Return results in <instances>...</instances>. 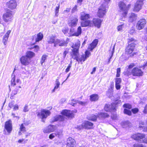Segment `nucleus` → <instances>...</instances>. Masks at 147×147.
I'll return each mask as SVG.
<instances>
[{
  "instance_id": "nucleus-10",
  "label": "nucleus",
  "mask_w": 147,
  "mask_h": 147,
  "mask_svg": "<svg viewBox=\"0 0 147 147\" xmlns=\"http://www.w3.org/2000/svg\"><path fill=\"white\" fill-rule=\"evenodd\" d=\"M116 105L114 103L111 104H106L104 107V109L107 112L114 111L115 110Z\"/></svg>"
},
{
  "instance_id": "nucleus-22",
  "label": "nucleus",
  "mask_w": 147,
  "mask_h": 147,
  "mask_svg": "<svg viewBox=\"0 0 147 147\" xmlns=\"http://www.w3.org/2000/svg\"><path fill=\"white\" fill-rule=\"evenodd\" d=\"M30 59L26 56H22L20 59L21 63L23 65H26L28 64Z\"/></svg>"
},
{
  "instance_id": "nucleus-23",
  "label": "nucleus",
  "mask_w": 147,
  "mask_h": 147,
  "mask_svg": "<svg viewBox=\"0 0 147 147\" xmlns=\"http://www.w3.org/2000/svg\"><path fill=\"white\" fill-rule=\"evenodd\" d=\"M85 129H90L93 125V123L88 121H85L83 122Z\"/></svg>"
},
{
  "instance_id": "nucleus-42",
  "label": "nucleus",
  "mask_w": 147,
  "mask_h": 147,
  "mask_svg": "<svg viewBox=\"0 0 147 147\" xmlns=\"http://www.w3.org/2000/svg\"><path fill=\"white\" fill-rule=\"evenodd\" d=\"M131 123L128 121H126L123 122L122 124V127L123 128L129 127Z\"/></svg>"
},
{
  "instance_id": "nucleus-50",
  "label": "nucleus",
  "mask_w": 147,
  "mask_h": 147,
  "mask_svg": "<svg viewBox=\"0 0 147 147\" xmlns=\"http://www.w3.org/2000/svg\"><path fill=\"white\" fill-rule=\"evenodd\" d=\"M85 53V55H84L86 59L88 57L91 55L90 53L88 51H86Z\"/></svg>"
},
{
  "instance_id": "nucleus-36",
  "label": "nucleus",
  "mask_w": 147,
  "mask_h": 147,
  "mask_svg": "<svg viewBox=\"0 0 147 147\" xmlns=\"http://www.w3.org/2000/svg\"><path fill=\"white\" fill-rule=\"evenodd\" d=\"M43 37V35L42 34L40 33H39L37 34V37L36 38V42H38L42 39Z\"/></svg>"
},
{
  "instance_id": "nucleus-18",
  "label": "nucleus",
  "mask_w": 147,
  "mask_h": 147,
  "mask_svg": "<svg viewBox=\"0 0 147 147\" xmlns=\"http://www.w3.org/2000/svg\"><path fill=\"white\" fill-rule=\"evenodd\" d=\"M7 5L9 8L13 9L16 7L17 4L15 0H11L7 2Z\"/></svg>"
},
{
  "instance_id": "nucleus-56",
  "label": "nucleus",
  "mask_w": 147,
  "mask_h": 147,
  "mask_svg": "<svg viewBox=\"0 0 147 147\" xmlns=\"http://www.w3.org/2000/svg\"><path fill=\"white\" fill-rule=\"evenodd\" d=\"M19 109V106L17 104H15L13 107V111H16L18 110Z\"/></svg>"
},
{
  "instance_id": "nucleus-33",
  "label": "nucleus",
  "mask_w": 147,
  "mask_h": 147,
  "mask_svg": "<svg viewBox=\"0 0 147 147\" xmlns=\"http://www.w3.org/2000/svg\"><path fill=\"white\" fill-rule=\"evenodd\" d=\"M64 120V116L61 115L57 116L55 118V121H63Z\"/></svg>"
},
{
  "instance_id": "nucleus-14",
  "label": "nucleus",
  "mask_w": 147,
  "mask_h": 147,
  "mask_svg": "<svg viewBox=\"0 0 147 147\" xmlns=\"http://www.w3.org/2000/svg\"><path fill=\"white\" fill-rule=\"evenodd\" d=\"M143 72L140 69L135 67L132 69V75L135 76H142Z\"/></svg>"
},
{
  "instance_id": "nucleus-55",
  "label": "nucleus",
  "mask_w": 147,
  "mask_h": 147,
  "mask_svg": "<svg viewBox=\"0 0 147 147\" xmlns=\"http://www.w3.org/2000/svg\"><path fill=\"white\" fill-rule=\"evenodd\" d=\"M68 31V29L67 28H65L62 30L63 32L65 34H66Z\"/></svg>"
},
{
  "instance_id": "nucleus-30",
  "label": "nucleus",
  "mask_w": 147,
  "mask_h": 147,
  "mask_svg": "<svg viewBox=\"0 0 147 147\" xmlns=\"http://www.w3.org/2000/svg\"><path fill=\"white\" fill-rule=\"evenodd\" d=\"M35 53L31 51H28L26 53V56L29 59L32 58L35 56Z\"/></svg>"
},
{
  "instance_id": "nucleus-38",
  "label": "nucleus",
  "mask_w": 147,
  "mask_h": 147,
  "mask_svg": "<svg viewBox=\"0 0 147 147\" xmlns=\"http://www.w3.org/2000/svg\"><path fill=\"white\" fill-rule=\"evenodd\" d=\"M18 92V89L17 88H16L12 91L11 94V95L10 98L11 99H13V97Z\"/></svg>"
},
{
  "instance_id": "nucleus-46",
  "label": "nucleus",
  "mask_w": 147,
  "mask_h": 147,
  "mask_svg": "<svg viewBox=\"0 0 147 147\" xmlns=\"http://www.w3.org/2000/svg\"><path fill=\"white\" fill-rule=\"evenodd\" d=\"M133 146L134 147H146L145 145L141 144L138 143L134 144Z\"/></svg>"
},
{
  "instance_id": "nucleus-3",
  "label": "nucleus",
  "mask_w": 147,
  "mask_h": 147,
  "mask_svg": "<svg viewBox=\"0 0 147 147\" xmlns=\"http://www.w3.org/2000/svg\"><path fill=\"white\" fill-rule=\"evenodd\" d=\"M90 17V16L89 14L84 12L81 13L80 18L82 20L81 23L82 27H85L91 26L92 22L89 20Z\"/></svg>"
},
{
  "instance_id": "nucleus-35",
  "label": "nucleus",
  "mask_w": 147,
  "mask_h": 147,
  "mask_svg": "<svg viewBox=\"0 0 147 147\" xmlns=\"http://www.w3.org/2000/svg\"><path fill=\"white\" fill-rule=\"evenodd\" d=\"M82 33V29L80 26H79L77 28V31L73 34L74 36H78L80 35Z\"/></svg>"
},
{
  "instance_id": "nucleus-54",
  "label": "nucleus",
  "mask_w": 147,
  "mask_h": 147,
  "mask_svg": "<svg viewBox=\"0 0 147 147\" xmlns=\"http://www.w3.org/2000/svg\"><path fill=\"white\" fill-rule=\"evenodd\" d=\"M131 111L133 113L136 114L138 112L139 110L137 108H135L132 109Z\"/></svg>"
},
{
  "instance_id": "nucleus-9",
  "label": "nucleus",
  "mask_w": 147,
  "mask_h": 147,
  "mask_svg": "<svg viewBox=\"0 0 147 147\" xmlns=\"http://www.w3.org/2000/svg\"><path fill=\"white\" fill-rule=\"evenodd\" d=\"M146 21L144 18L141 19L137 22L136 24V28L138 30L142 29L146 24Z\"/></svg>"
},
{
  "instance_id": "nucleus-48",
  "label": "nucleus",
  "mask_w": 147,
  "mask_h": 147,
  "mask_svg": "<svg viewBox=\"0 0 147 147\" xmlns=\"http://www.w3.org/2000/svg\"><path fill=\"white\" fill-rule=\"evenodd\" d=\"M121 82V79L120 78H117L115 79V84H120Z\"/></svg>"
},
{
  "instance_id": "nucleus-44",
  "label": "nucleus",
  "mask_w": 147,
  "mask_h": 147,
  "mask_svg": "<svg viewBox=\"0 0 147 147\" xmlns=\"http://www.w3.org/2000/svg\"><path fill=\"white\" fill-rule=\"evenodd\" d=\"M20 131L23 132H25L26 131V127L24 126L23 124H22L20 125Z\"/></svg>"
},
{
  "instance_id": "nucleus-29",
  "label": "nucleus",
  "mask_w": 147,
  "mask_h": 147,
  "mask_svg": "<svg viewBox=\"0 0 147 147\" xmlns=\"http://www.w3.org/2000/svg\"><path fill=\"white\" fill-rule=\"evenodd\" d=\"M56 40L55 39V37L54 36H52L50 37L48 39V42L49 44H50L54 43V45H55Z\"/></svg>"
},
{
  "instance_id": "nucleus-20",
  "label": "nucleus",
  "mask_w": 147,
  "mask_h": 147,
  "mask_svg": "<svg viewBox=\"0 0 147 147\" xmlns=\"http://www.w3.org/2000/svg\"><path fill=\"white\" fill-rule=\"evenodd\" d=\"M61 113L63 115L72 118L74 117V114L69 110H63Z\"/></svg>"
},
{
  "instance_id": "nucleus-13",
  "label": "nucleus",
  "mask_w": 147,
  "mask_h": 147,
  "mask_svg": "<svg viewBox=\"0 0 147 147\" xmlns=\"http://www.w3.org/2000/svg\"><path fill=\"white\" fill-rule=\"evenodd\" d=\"M5 128L8 133H11L12 130V125L11 120H9L5 122Z\"/></svg>"
},
{
  "instance_id": "nucleus-17",
  "label": "nucleus",
  "mask_w": 147,
  "mask_h": 147,
  "mask_svg": "<svg viewBox=\"0 0 147 147\" xmlns=\"http://www.w3.org/2000/svg\"><path fill=\"white\" fill-rule=\"evenodd\" d=\"M62 131L60 130L56 132L51 134L49 136V138L51 139H52L55 136H56L58 138H60L62 136Z\"/></svg>"
},
{
  "instance_id": "nucleus-63",
  "label": "nucleus",
  "mask_w": 147,
  "mask_h": 147,
  "mask_svg": "<svg viewBox=\"0 0 147 147\" xmlns=\"http://www.w3.org/2000/svg\"><path fill=\"white\" fill-rule=\"evenodd\" d=\"M77 6L76 5L75 7L73 8L72 10V12L73 13L75 12L76 11L77 9Z\"/></svg>"
},
{
  "instance_id": "nucleus-31",
  "label": "nucleus",
  "mask_w": 147,
  "mask_h": 147,
  "mask_svg": "<svg viewBox=\"0 0 147 147\" xmlns=\"http://www.w3.org/2000/svg\"><path fill=\"white\" fill-rule=\"evenodd\" d=\"M90 100L92 101L97 100L98 99V95L96 94H92L90 96Z\"/></svg>"
},
{
  "instance_id": "nucleus-24",
  "label": "nucleus",
  "mask_w": 147,
  "mask_h": 147,
  "mask_svg": "<svg viewBox=\"0 0 147 147\" xmlns=\"http://www.w3.org/2000/svg\"><path fill=\"white\" fill-rule=\"evenodd\" d=\"M137 18V15L134 13H132L129 16V22H132L136 20Z\"/></svg>"
},
{
  "instance_id": "nucleus-1",
  "label": "nucleus",
  "mask_w": 147,
  "mask_h": 147,
  "mask_svg": "<svg viewBox=\"0 0 147 147\" xmlns=\"http://www.w3.org/2000/svg\"><path fill=\"white\" fill-rule=\"evenodd\" d=\"M80 42L78 40L75 44H73L72 46V54L71 55L72 58L76 59L78 62L82 61H84L86 59V58L84 55L83 54L81 57H78L79 55V49L80 45Z\"/></svg>"
},
{
  "instance_id": "nucleus-49",
  "label": "nucleus",
  "mask_w": 147,
  "mask_h": 147,
  "mask_svg": "<svg viewBox=\"0 0 147 147\" xmlns=\"http://www.w3.org/2000/svg\"><path fill=\"white\" fill-rule=\"evenodd\" d=\"M145 125V123L142 121H140L139 122V127L140 128H143L144 127V126Z\"/></svg>"
},
{
  "instance_id": "nucleus-62",
  "label": "nucleus",
  "mask_w": 147,
  "mask_h": 147,
  "mask_svg": "<svg viewBox=\"0 0 147 147\" xmlns=\"http://www.w3.org/2000/svg\"><path fill=\"white\" fill-rule=\"evenodd\" d=\"M14 104L12 102H10L9 104V107L10 108H12L14 106Z\"/></svg>"
},
{
  "instance_id": "nucleus-7",
  "label": "nucleus",
  "mask_w": 147,
  "mask_h": 147,
  "mask_svg": "<svg viewBox=\"0 0 147 147\" xmlns=\"http://www.w3.org/2000/svg\"><path fill=\"white\" fill-rule=\"evenodd\" d=\"M51 112L48 110L43 109L41 110L40 113H38L37 116L42 119V121L44 122L43 119H45L51 114Z\"/></svg>"
},
{
  "instance_id": "nucleus-15",
  "label": "nucleus",
  "mask_w": 147,
  "mask_h": 147,
  "mask_svg": "<svg viewBox=\"0 0 147 147\" xmlns=\"http://www.w3.org/2000/svg\"><path fill=\"white\" fill-rule=\"evenodd\" d=\"M67 147H76L75 140L71 137L69 138L67 140Z\"/></svg>"
},
{
  "instance_id": "nucleus-27",
  "label": "nucleus",
  "mask_w": 147,
  "mask_h": 147,
  "mask_svg": "<svg viewBox=\"0 0 147 147\" xmlns=\"http://www.w3.org/2000/svg\"><path fill=\"white\" fill-rule=\"evenodd\" d=\"M11 31L9 30L7 31L5 35L3 36V42L4 45H6L7 44V40L9 37V35Z\"/></svg>"
},
{
  "instance_id": "nucleus-28",
  "label": "nucleus",
  "mask_w": 147,
  "mask_h": 147,
  "mask_svg": "<svg viewBox=\"0 0 147 147\" xmlns=\"http://www.w3.org/2000/svg\"><path fill=\"white\" fill-rule=\"evenodd\" d=\"M109 116V115L107 113H100L98 115V117L100 119H105Z\"/></svg>"
},
{
  "instance_id": "nucleus-21",
  "label": "nucleus",
  "mask_w": 147,
  "mask_h": 147,
  "mask_svg": "<svg viewBox=\"0 0 147 147\" xmlns=\"http://www.w3.org/2000/svg\"><path fill=\"white\" fill-rule=\"evenodd\" d=\"M98 41L97 39L94 40L88 46V50L89 51H92L96 46L98 43Z\"/></svg>"
},
{
  "instance_id": "nucleus-60",
  "label": "nucleus",
  "mask_w": 147,
  "mask_h": 147,
  "mask_svg": "<svg viewBox=\"0 0 147 147\" xmlns=\"http://www.w3.org/2000/svg\"><path fill=\"white\" fill-rule=\"evenodd\" d=\"M68 51L67 50H65L64 52L63 53V57L64 59H65V58L66 55L68 53Z\"/></svg>"
},
{
  "instance_id": "nucleus-8",
  "label": "nucleus",
  "mask_w": 147,
  "mask_h": 147,
  "mask_svg": "<svg viewBox=\"0 0 147 147\" xmlns=\"http://www.w3.org/2000/svg\"><path fill=\"white\" fill-rule=\"evenodd\" d=\"M13 15L11 11H7L3 16V20L6 22H8L12 20Z\"/></svg>"
},
{
  "instance_id": "nucleus-39",
  "label": "nucleus",
  "mask_w": 147,
  "mask_h": 147,
  "mask_svg": "<svg viewBox=\"0 0 147 147\" xmlns=\"http://www.w3.org/2000/svg\"><path fill=\"white\" fill-rule=\"evenodd\" d=\"M83 124V122L81 125L76 126L75 127V128L78 130H81L84 128H85Z\"/></svg>"
},
{
  "instance_id": "nucleus-16",
  "label": "nucleus",
  "mask_w": 147,
  "mask_h": 147,
  "mask_svg": "<svg viewBox=\"0 0 147 147\" xmlns=\"http://www.w3.org/2000/svg\"><path fill=\"white\" fill-rule=\"evenodd\" d=\"M56 129V126L53 125H50L46 127L43 130L45 133H50L54 131Z\"/></svg>"
},
{
  "instance_id": "nucleus-43",
  "label": "nucleus",
  "mask_w": 147,
  "mask_h": 147,
  "mask_svg": "<svg viewBox=\"0 0 147 147\" xmlns=\"http://www.w3.org/2000/svg\"><path fill=\"white\" fill-rule=\"evenodd\" d=\"M47 55H43L42 57L41 60L40 61L41 65H42V63L45 62V60L46 59Z\"/></svg>"
},
{
  "instance_id": "nucleus-41",
  "label": "nucleus",
  "mask_w": 147,
  "mask_h": 147,
  "mask_svg": "<svg viewBox=\"0 0 147 147\" xmlns=\"http://www.w3.org/2000/svg\"><path fill=\"white\" fill-rule=\"evenodd\" d=\"M57 5L58 6L56 7L55 11V16L56 17H57L58 16V13L59 11V9L60 7V4H57Z\"/></svg>"
},
{
  "instance_id": "nucleus-32",
  "label": "nucleus",
  "mask_w": 147,
  "mask_h": 147,
  "mask_svg": "<svg viewBox=\"0 0 147 147\" xmlns=\"http://www.w3.org/2000/svg\"><path fill=\"white\" fill-rule=\"evenodd\" d=\"M125 25L124 23L123 22H122L121 25L118 26L117 29L118 31H122L125 29Z\"/></svg>"
},
{
  "instance_id": "nucleus-58",
  "label": "nucleus",
  "mask_w": 147,
  "mask_h": 147,
  "mask_svg": "<svg viewBox=\"0 0 147 147\" xmlns=\"http://www.w3.org/2000/svg\"><path fill=\"white\" fill-rule=\"evenodd\" d=\"M117 116L116 114H113L111 116V117L113 119L115 120L117 118Z\"/></svg>"
},
{
  "instance_id": "nucleus-40",
  "label": "nucleus",
  "mask_w": 147,
  "mask_h": 147,
  "mask_svg": "<svg viewBox=\"0 0 147 147\" xmlns=\"http://www.w3.org/2000/svg\"><path fill=\"white\" fill-rule=\"evenodd\" d=\"M12 79L11 80V85L12 86H14L16 85L15 81V77L14 75L12 74Z\"/></svg>"
},
{
  "instance_id": "nucleus-51",
  "label": "nucleus",
  "mask_w": 147,
  "mask_h": 147,
  "mask_svg": "<svg viewBox=\"0 0 147 147\" xmlns=\"http://www.w3.org/2000/svg\"><path fill=\"white\" fill-rule=\"evenodd\" d=\"M123 107L131 109V106L129 104H125L123 105Z\"/></svg>"
},
{
  "instance_id": "nucleus-4",
  "label": "nucleus",
  "mask_w": 147,
  "mask_h": 147,
  "mask_svg": "<svg viewBox=\"0 0 147 147\" xmlns=\"http://www.w3.org/2000/svg\"><path fill=\"white\" fill-rule=\"evenodd\" d=\"M105 3L102 4L98 9V16L100 18H102L105 15L107 12V5L111 0H104Z\"/></svg>"
},
{
  "instance_id": "nucleus-52",
  "label": "nucleus",
  "mask_w": 147,
  "mask_h": 147,
  "mask_svg": "<svg viewBox=\"0 0 147 147\" xmlns=\"http://www.w3.org/2000/svg\"><path fill=\"white\" fill-rule=\"evenodd\" d=\"M34 49V51L37 52L38 51L39 49V47L37 45H35L33 47H32L30 49Z\"/></svg>"
},
{
  "instance_id": "nucleus-12",
  "label": "nucleus",
  "mask_w": 147,
  "mask_h": 147,
  "mask_svg": "<svg viewBox=\"0 0 147 147\" xmlns=\"http://www.w3.org/2000/svg\"><path fill=\"white\" fill-rule=\"evenodd\" d=\"M143 0H137L134 8V11H138L141 9Z\"/></svg>"
},
{
  "instance_id": "nucleus-19",
  "label": "nucleus",
  "mask_w": 147,
  "mask_h": 147,
  "mask_svg": "<svg viewBox=\"0 0 147 147\" xmlns=\"http://www.w3.org/2000/svg\"><path fill=\"white\" fill-rule=\"evenodd\" d=\"M55 43V45H54L55 47H56L58 45H59V46H65L67 44L66 42L63 39H57Z\"/></svg>"
},
{
  "instance_id": "nucleus-53",
  "label": "nucleus",
  "mask_w": 147,
  "mask_h": 147,
  "mask_svg": "<svg viewBox=\"0 0 147 147\" xmlns=\"http://www.w3.org/2000/svg\"><path fill=\"white\" fill-rule=\"evenodd\" d=\"M121 71V69L120 68H118L117 69V74L116 76L117 77H119L120 76V72Z\"/></svg>"
},
{
  "instance_id": "nucleus-25",
  "label": "nucleus",
  "mask_w": 147,
  "mask_h": 147,
  "mask_svg": "<svg viewBox=\"0 0 147 147\" xmlns=\"http://www.w3.org/2000/svg\"><path fill=\"white\" fill-rule=\"evenodd\" d=\"M93 22L95 26H96L98 28L100 27L102 22L100 19L98 18L94 19Z\"/></svg>"
},
{
  "instance_id": "nucleus-5",
  "label": "nucleus",
  "mask_w": 147,
  "mask_h": 147,
  "mask_svg": "<svg viewBox=\"0 0 147 147\" xmlns=\"http://www.w3.org/2000/svg\"><path fill=\"white\" fill-rule=\"evenodd\" d=\"M119 7L121 12L122 16L125 18L127 15L128 10L129 9L130 5L126 6V5L122 2H120L119 4Z\"/></svg>"
},
{
  "instance_id": "nucleus-64",
  "label": "nucleus",
  "mask_w": 147,
  "mask_h": 147,
  "mask_svg": "<svg viewBox=\"0 0 147 147\" xmlns=\"http://www.w3.org/2000/svg\"><path fill=\"white\" fill-rule=\"evenodd\" d=\"M24 139H23L21 140H18V142L20 143H24Z\"/></svg>"
},
{
  "instance_id": "nucleus-2",
  "label": "nucleus",
  "mask_w": 147,
  "mask_h": 147,
  "mask_svg": "<svg viewBox=\"0 0 147 147\" xmlns=\"http://www.w3.org/2000/svg\"><path fill=\"white\" fill-rule=\"evenodd\" d=\"M128 42V45L125 49V54L132 57L136 54L135 53L133 52L136 45V41L131 38L129 39Z\"/></svg>"
},
{
  "instance_id": "nucleus-61",
  "label": "nucleus",
  "mask_w": 147,
  "mask_h": 147,
  "mask_svg": "<svg viewBox=\"0 0 147 147\" xmlns=\"http://www.w3.org/2000/svg\"><path fill=\"white\" fill-rule=\"evenodd\" d=\"M78 103L79 104L82 106L86 104V102H82L79 101H78Z\"/></svg>"
},
{
  "instance_id": "nucleus-45",
  "label": "nucleus",
  "mask_w": 147,
  "mask_h": 147,
  "mask_svg": "<svg viewBox=\"0 0 147 147\" xmlns=\"http://www.w3.org/2000/svg\"><path fill=\"white\" fill-rule=\"evenodd\" d=\"M124 113L125 114L128 115H131V111L126 109H124Z\"/></svg>"
},
{
  "instance_id": "nucleus-47",
  "label": "nucleus",
  "mask_w": 147,
  "mask_h": 147,
  "mask_svg": "<svg viewBox=\"0 0 147 147\" xmlns=\"http://www.w3.org/2000/svg\"><path fill=\"white\" fill-rule=\"evenodd\" d=\"M29 109L28 108V106L27 104H26L24 107L23 111L24 112H26L28 111Z\"/></svg>"
},
{
  "instance_id": "nucleus-34",
  "label": "nucleus",
  "mask_w": 147,
  "mask_h": 147,
  "mask_svg": "<svg viewBox=\"0 0 147 147\" xmlns=\"http://www.w3.org/2000/svg\"><path fill=\"white\" fill-rule=\"evenodd\" d=\"M55 86L53 89L52 90V92H55V90L58 88L60 85V83L59 82V80L57 79L55 81Z\"/></svg>"
},
{
  "instance_id": "nucleus-11",
  "label": "nucleus",
  "mask_w": 147,
  "mask_h": 147,
  "mask_svg": "<svg viewBox=\"0 0 147 147\" xmlns=\"http://www.w3.org/2000/svg\"><path fill=\"white\" fill-rule=\"evenodd\" d=\"M78 22V17L76 16H72L69 21L68 24L71 27L75 26Z\"/></svg>"
},
{
  "instance_id": "nucleus-6",
  "label": "nucleus",
  "mask_w": 147,
  "mask_h": 147,
  "mask_svg": "<svg viewBox=\"0 0 147 147\" xmlns=\"http://www.w3.org/2000/svg\"><path fill=\"white\" fill-rule=\"evenodd\" d=\"M131 138L138 142L144 143L145 135L143 134L138 133L132 135Z\"/></svg>"
},
{
  "instance_id": "nucleus-26",
  "label": "nucleus",
  "mask_w": 147,
  "mask_h": 147,
  "mask_svg": "<svg viewBox=\"0 0 147 147\" xmlns=\"http://www.w3.org/2000/svg\"><path fill=\"white\" fill-rule=\"evenodd\" d=\"M123 74L126 76L128 77L131 76L132 75V70H131L128 68H127L125 67Z\"/></svg>"
},
{
  "instance_id": "nucleus-57",
  "label": "nucleus",
  "mask_w": 147,
  "mask_h": 147,
  "mask_svg": "<svg viewBox=\"0 0 147 147\" xmlns=\"http://www.w3.org/2000/svg\"><path fill=\"white\" fill-rule=\"evenodd\" d=\"M71 64H69L68 66L65 70V72H66L67 73L69 71L71 67Z\"/></svg>"
},
{
  "instance_id": "nucleus-37",
  "label": "nucleus",
  "mask_w": 147,
  "mask_h": 147,
  "mask_svg": "<svg viewBox=\"0 0 147 147\" xmlns=\"http://www.w3.org/2000/svg\"><path fill=\"white\" fill-rule=\"evenodd\" d=\"M97 117L95 115H92L90 117L88 116L87 117L88 119L93 121H95L96 120Z\"/></svg>"
},
{
  "instance_id": "nucleus-59",
  "label": "nucleus",
  "mask_w": 147,
  "mask_h": 147,
  "mask_svg": "<svg viewBox=\"0 0 147 147\" xmlns=\"http://www.w3.org/2000/svg\"><path fill=\"white\" fill-rule=\"evenodd\" d=\"M134 66V63H131L128 66L126 67L127 68H128L131 69Z\"/></svg>"
}]
</instances>
